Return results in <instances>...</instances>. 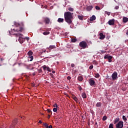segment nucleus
Instances as JSON below:
<instances>
[{"mask_svg":"<svg viewBox=\"0 0 128 128\" xmlns=\"http://www.w3.org/2000/svg\"><path fill=\"white\" fill-rule=\"evenodd\" d=\"M106 12V14H108V16H110V12Z\"/></svg>","mask_w":128,"mask_h":128,"instance_id":"obj_43","label":"nucleus"},{"mask_svg":"<svg viewBox=\"0 0 128 128\" xmlns=\"http://www.w3.org/2000/svg\"><path fill=\"white\" fill-rule=\"evenodd\" d=\"M100 40H104V38H106V36H104L102 32L100 34Z\"/></svg>","mask_w":128,"mask_h":128,"instance_id":"obj_10","label":"nucleus"},{"mask_svg":"<svg viewBox=\"0 0 128 128\" xmlns=\"http://www.w3.org/2000/svg\"><path fill=\"white\" fill-rule=\"evenodd\" d=\"M42 115H43V116H44V114H42Z\"/></svg>","mask_w":128,"mask_h":128,"instance_id":"obj_56","label":"nucleus"},{"mask_svg":"<svg viewBox=\"0 0 128 128\" xmlns=\"http://www.w3.org/2000/svg\"><path fill=\"white\" fill-rule=\"evenodd\" d=\"M78 88L79 89V90H82V86H80L78 87Z\"/></svg>","mask_w":128,"mask_h":128,"instance_id":"obj_40","label":"nucleus"},{"mask_svg":"<svg viewBox=\"0 0 128 128\" xmlns=\"http://www.w3.org/2000/svg\"><path fill=\"white\" fill-rule=\"evenodd\" d=\"M57 22H60V23L64 22V20L62 18H58Z\"/></svg>","mask_w":128,"mask_h":128,"instance_id":"obj_16","label":"nucleus"},{"mask_svg":"<svg viewBox=\"0 0 128 128\" xmlns=\"http://www.w3.org/2000/svg\"><path fill=\"white\" fill-rule=\"evenodd\" d=\"M104 60H110V58H112V56H110V54H106L104 56Z\"/></svg>","mask_w":128,"mask_h":128,"instance_id":"obj_9","label":"nucleus"},{"mask_svg":"<svg viewBox=\"0 0 128 128\" xmlns=\"http://www.w3.org/2000/svg\"><path fill=\"white\" fill-rule=\"evenodd\" d=\"M16 34V36H22V34Z\"/></svg>","mask_w":128,"mask_h":128,"instance_id":"obj_45","label":"nucleus"},{"mask_svg":"<svg viewBox=\"0 0 128 128\" xmlns=\"http://www.w3.org/2000/svg\"><path fill=\"white\" fill-rule=\"evenodd\" d=\"M100 74L98 73L95 74V78H100Z\"/></svg>","mask_w":128,"mask_h":128,"instance_id":"obj_25","label":"nucleus"},{"mask_svg":"<svg viewBox=\"0 0 128 128\" xmlns=\"http://www.w3.org/2000/svg\"><path fill=\"white\" fill-rule=\"evenodd\" d=\"M118 78V73L116 72H114L112 74V79L113 80H116Z\"/></svg>","mask_w":128,"mask_h":128,"instance_id":"obj_5","label":"nucleus"},{"mask_svg":"<svg viewBox=\"0 0 128 128\" xmlns=\"http://www.w3.org/2000/svg\"><path fill=\"white\" fill-rule=\"evenodd\" d=\"M38 124H42V120H39L38 122Z\"/></svg>","mask_w":128,"mask_h":128,"instance_id":"obj_47","label":"nucleus"},{"mask_svg":"<svg viewBox=\"0 0 128 128\" xmlns=\"http://www.w3.org/2000/svg\"><path fill=\"white\" fill-rule=\"evenodd\" d=\"M30 62H32V60H34V56H29V57H28Z\"/></svg>","mask_w":128,"mask_h":128,"instance_id":"obj_30","label":"nucleus"},{"mask_svg":"<svg viewBox=\"0 0 128 128\" xmlns=\"http://www.w3.org/2000/svg\"><path fill=\"white\" fill-rule=\"evenodd\" d=\"M96 124H97V123L96 122Z\"/></svg>","mask_w":128,"mask_h":128,"instance_id":"obj_57","label":"nucleus"},{"mask_svg":"<svg viewBox=\"0 0 128 128\" xmlns=\"http://www.w3.org/2000/svg\"><path fill=\"white\" fill-rule=\"evenodd\" d=\"M42 68L44 69V70H47L48 72H52V70H50V68L46 65L43 66Z\"/></svg>","mask_w":128,"mask_h":128,"instance_id":"obj_6","label":"nucleus"},{"mask_svg":"<svg viewBox=\"0 0 128 128\" xmlns=\"http://www.w3.org/2000/svg\"><path fill=\"white\" fill-rule=\"evenodd\" d=\"M34 53L32 52V50H30L28 52V55L29 56H32V54Z\"/></svg>","mask_w":128,"mask_h":128,"instance_id":"obj_23","label":"nucleus"},{"mask_svg":"<svg viewBox=\"0 0 128 128\" xmlns=\"http://www.w3.org/2000/svg\"><path fill=\"white\" fill-rule=\"evenodd\" d=\"M120 121V118H116L114 120V124H116V122H118Z\"/></svg>","mask_w":128,"mask_h":128,"instance_id":"obj_21","label":"nucleus"},{"mask_svg":"<svg viewBox=\"0 0 128 128\" xmlns=\"http://www.w3.org/2000/svg\"><path fill=\"white\" fill-rule=\"evenodd\" d=\"M87 10H92V7L91 6H88L87 7Z\"/></svg>","mask_w":128,"mask_h":128,"instance_id":"obj_29","label":"nucleus"},{"mask_svg":"<svg viewBox=\"0 0 128 128\" xmlns=\"http://www.w3.org/2000/svg\"><path fill=\"white\" fill-rule=\"evenodd\" d=\"M122 20H123V22H124V23L128 22V18H126V17H124L122 18Z\"/></svg>","mask_w":128,"mask_h":128,"instance_id":"obj_15","label":"nucleus"},{"mask_svg":"<svg viewBox=\"0 0 128 128\" xmlns=\"http://www.w3.org/2000/svg\"><path fill=\"white\" fill-rule=\"evenodd\" d=\"M93 63L94 64H98V62L96 60L93 61Z\"/></svg>","mask_w":128,"mask_h":128,"instance_id":"obj_39","label":"nucleus"},{"mask_svg":"<svg viewBox=\"0 0 128 128\" xmlns=\"http://www.w3.org/2000/svg\"><path fill=\"white\" fill-rule=\"evenodd\" d=\"M96 16L94 15H93L92 16V17L90 18V22H92L94 20H96Z\"/></svg>","mask_w":128,"mask_h":128,"instance_id":"obj_13","label":"nucleus"},{"mask_svg":"<svg viewBox=\"0 0 128 128\" xmlns=\"http://www.w3.org/2000/svg\"><path fill=\"white\" fill-rule=\"evenodd\" d=\"M42 72V69H40V70H39V72Z\"/></svg>","mask_w":128,"mask_h":128,"instance_id":"obj_51","label":"nucleus"},{"mask_svg":"<svg viewBox=\"0 0 128 128\" xmlns=\"http://www.w3.org/2000/svg\"><path fill=\"white\" fill-rule=\"evenodd\" d=\"M96 106L97 108H100V106H102V104L100 102H97Z\"/></svg>","mask_w":128,"mask_h":128,"instance_id":"obj_22","label":"nucleus"},{"mask_svg":"<svg viewBox=\"0 0 128 128\" xmlns=\"http://www.w3.org/2000/svg\"><path fill=\"white\" fill-rule=\"evenodd\" d=\"M126 34H127V36H128V30H127V32H126Z\"/></svg>","mask_w":128,"mask_h":128,"instance_id":"obj_52","label":"nucleus"},{"mask_svg":"<svg viewBox=\"0 0 128 128\" xmlns=\"http://www.w3.org/2000/svg\"><path fill=\"white\" fill-rule=\"evenodd\" d=\"M52 74H56V71L52 70Z\"/></svg>","mask_w":128,"mask_h":128,"instance_id":"obj_49","label":"nucleus"},{"mask_svg":"<svg viewBox=\"0 0 128 128\" xmlns=\"http://www.w3.org/2000/svg\"><path fill=\"white\" fill-rule=\"evenodd\" d=\"M78 18L79 20H84V16L82 15H81V16L78 15Z\"/></svg>","mask_w":128,"mask_h":128,"instance_id":"obj_19","label":"nucleus"},{"mask_svg":"<svg viewBox=\"0 0 128 128\" xmlns=\"http://www.w3.org/2000/svg\"><path fill=\"white\" fill-rule=\"evenodd\" d=\"M50 34V32H43V34L44 36H48V35Z\"/></svg>","mask_w":128,"mask_h":128,"instance_id":"obj_24","label":"nucleus"},{"mask_svg":"<svg viewBox=\"0 0 128 128\" xmlns=\"http://www.w3.org/2000/svg\"><path fill=\"white\" fill-rule=\"evenodd\" d=\"M68 10H69V12H74V9L70 7L68 8Z\"/></svg>","mask_w":128,"mask_h":128,"instance_id":"obj_26","label":"nucleus"},{"mask_svg":"<svg viewBox=\"0 0 128 128\" xmlns=\"http://www.w3.org/2000/svg\"><path fill=\"white\" fill-rule=\"evenodd\" d=\"M48 118H50V114L48 115Z\"/></svg>","mask_w":128,"mask_h":128,"instance_id":"obj_50","label":"nucleus"},{"mask_svg":"<svg viewBox=\"0 0 128 128\" xmlns=\"http://www.w3.org/2000/svg\"><path fill=\"white\" fill-rule=\"evenodd\" d=\"M88 82L91 86H94V84H96V82H94L92 78H90Z\"/></svg>","mask_w":128,"mask_h":128,"instance_id":"obj_7","label":"nucleus"},{"mask_svg":"<svg viewBox=\"0 0 128 128\" xmlns=\"http://www.w3.org/2000/svg\"><path fill=\"white\" fill-rule=\"evenodd\" d=\"M56 48V46H54V45L50 46L48 48V50H54V48Z\"/></svg>","mask_w":128,"mask_h":128,"instance_id":"obj_14","label":"nucleus"},{"mask_svg":"<svg viewBox=\"0 0 128 128\" xmlns=\"http://www.w3.org/2000/svg\"><path fill=\"white\" fill-rule=\"evenodd\" d=\"M18 124V118H16L13 121H12V124L16 125Z\"/></svg>","mask_w":128,"mask_h":128,"instance_id":"obj_18","label":"nucleus"},{"mask_svg":"<svg viewBox=\"0 0 128 128\" xmlns=\"http://www.w3.org/2000/svg\"><path fill=\"white\" fill-rule=\"evenodd\" d=\"M44 22H45L46 24H50V20L48 18H44Z\"/></svg>","mask_w":128,"mask_h":128,"instance_id":"obj_11","label":"nucleus"},{"mask_svg":"<svg viewBox=\"0 0 128 128\" xmlns=\"http://www.w3.org/2000/svg\"><path fill=\"white\" fill-rule=\"evenodd\" d=\"M71 66H72V68H74V66H76V65H74V64H71Z\"/></svg>","mask_w":128,"mask_h":128,"instance_id":"obj_44","label":"nucleus"},{"mask_svg":"<svg viewBox=\"0 0 128 128\" xmlns=\"http://www.w3.org/2000/svg\"><path fill=\"white\" fill-rule=\"evenodd\" d=\"M82 118H84V116H82Z\"/></svg>","mask_w":128,"mask_h":128,"instance_id":"obj_55","label":"nucleus"},{"mask_svg":"<svg viewBox=\"0 0 128 128\" xmlns=\"http://www.w3.org/2000/svg\"><path fill=\"white\" fill-rule=\"evenodd\" d=\"M38 24H42V22H38Z\"/></svg>","mask_w":128,"mask_h":128,"instance_id":"obj_54","label":"nucleus"},{"mask_svg":"<svg viewBox=\"0 0 128 128\" xmlns=\"http://www.w3.org/2000/svg\"><path fill=\"white\" fill-rule=\"evenodd\" d=\"M78 80H79V82H82V80H84V78H82V76H79L78 78Z\"/></svg>","mask_w":128,"mask_h":128,"instance_id":"obj_20","label":"nucleus"},{"mask_svg":"<svg viewBox=\"0 0 128 128\" xmlns=\"http://www.w3.org/2000/svg\"><path fill=\"white\" fill-rule=\"evenodd\" d=\"M44 126H45L46 128H48V125L46 123H44Z\"/></svg>","mask_w":128,"mask_h":128,"instance_id":"obj_32","label":"nucleus"},{"mask_svg":"<svg viewBox=\"0 0 128 128\" xmlns=\"http://www.w3.org/2000/svg\"><path fill=\"white\" fill-rule=\"evenodd\" d=\"M108 24L109 26H114V19L113 18L112 20H109Z\"/></svg>","mask_w":128,"mask_h":128,"instance_id":"obj_8","label":"nucleus"},{"mask_svg":"<svg viewBox=\"0 0 128 128\" xmlns=\"http://www.w3.org/2000/svg\"><path fill=\"white\" fill-rule=\"evenodd\" d=\"M115 10H118L120 8V6H116L114 8Z\"/></svg>","mask_w":128,"mask_h":128,"instance_id":"obj_42","label":"nucleus"},{"mask_svg":"<svg viewBox=\"0 0 128 128\" xmlns=\"http://www.w3.org/2000/svg\"><path fill=\"white\" fill-rule=\"evenodd\" d=\"M73 99L74 100H75L76 102H78V98H76V96H74L73 98Z\"/></svg>","mask_w":128,"mask_h":128,"instance_id":"obj_27","label":"nucleus"},{"mask_svg":"<svg viewBox=\"0 0 128 128\" xmlns=\"http://www.w3.org/2000/svg\"><path fill=\"white\" fill-rule=\"evenodd\" d=\"M82 98H86V92L82 93Z\"/></svg>","mask_w":128,"mask_h":128,"instance_id":"obj_17","label":"nucleus"},{"mask_svg":"<svg viewBox=\"0 0 128 128\" xmlns=\"http://www.w3.org/2000/svg\"><path fill=\"white\" fill-rule=\"evenodd\" d=\"M127 128H128V127H127Z\"/></svg>","mask_w":128,"mask_h":128,"instance_id":"obj_58","label":"nucleus"},{"mask_svg":"<svg viewBox=\"0 0 128 128\" xmlns=\"http://www.w3.org/2000/svg\"><path fill=\"white\" fill-rule=\"evenodd\" d=\"M53 112H58V108H53Z\"/></svg>","mask_w":128,"mask_h":128,"instance_id":"obj_34","label":"nucleus"},{"mask_svg":"<svg viewBox=\"0 0 128 128\" xmlns=\"http://www.w3.org/2000/svg\"><path fill=\"white\" fill-rule=\"evenodd\" d=\"M18 40L20 42V44H22V42H24V38L22 36H19Z\"/></svg>","mask_w":128,"mask_h":128,"instance_id":"obj_12","label":"nucleus"},{"mask_svg":"<svg viewBox=\"0 0 128 128\" xmlns=\"http://www.w3.org/2000/svg\"><path fill=\"white\" fill-rule=\"evenodd\" d=\"M72 42H76V38H72Z\"/></svg>","mask_w":128,"mask_h":128,"instance_id":"obj_35","label":"nucleus"},{"mask_svg":"<svg viewBox=\"0 0 128 128\" xmlns=\"http://www.w3.org/2000/svg\"><path fill=\"white\" fill-rule=\"evenodd\" d=\"M79 46L80 48H82L83 49L87 48H88V43L86 41H82L80 42Z\"/></svg>","mask_w":128,"mask_h":128,"instance_id":"obj_3","label":"nucleus"},{"mask_svg":"<svg viewBox=\"0 0 128 128\" xmlns=\"http://www.w3.org/2000/svg\"><path fill=\"white\" fill-rule=\"evenodd\" d=\"M53 106H54V108H58V104H54Z\"/></svg>","mask_w":128,"mask_h":128,"instance_id":"obj_41","label":"nucleus"},{"mask_svg":"<svg viewBox=\"0 0 128 128\" xmlns=\"http://www.w3.org/2000/svg\"><path fill=\"white\" fill-rule=\"evenodd\" d=\"M112 58H110V59L108 60V62H112Z\"/></svg>","mask_w":128,"mask_h":128,"instance_id":"obj_46","label":"nucleus"},{"mask_svg":"<svg viewBox=\"0 0 128 128\" xmlns=\"http://www.w3.org/2000/svg\"><path fill=\"white\" fill-rule=\"evenodd\" d=\"M89 68L90 70H92V68H94V66L93 65L90 66V67H89Z\"/></svg>","mask_w":128,"mask_h":128,"instance_id":"obj_36","label":"nucleus"},{"mask_svg":"<svg viewBox=\"0 0 128 128\" xmlns=\"http://www.w3.org/2000/svg\"><path fill=\"white\" fill-rule=\"evenodd\" d=\"M47 112L48 113H49V114H52V110L50 109H48Z\"/></svg>","mask_w":128,"mask_h":128,"instance_id":"obj_31","label":"nucleus"},{"mask_svg":"<svg viewBox=\"0 0 128 128\" xmlns=\"http://www.w3.org/2000/svg\"><path fill=\"white\" fill-rule=\"evenodd\" d=\"M74 13L70 12H65L64 14V18L65 21L68 24H72V20H74Z\"/></svg>","mask_w":128,"mask_h":128,"instance_id":"obj_1","label":"nucleus"},{"mask_svg":"<svg viewBox=\"0 0 128 128\" xmlns=\"http://www.w3.org/2000/svg\"><path fill=\"white\" fill-rule=\"evenodd\" d=\"M106 118H108L106 116H104L103 118H102V120H104V121L106 120Z\"/></svg>","mask_w":128,"mask_h":128,"instance_id":"obj_33","label":"nucleus"},{"mask_svg":"<svg viewBox=\"0 0 128 128\" xmlns=\"http://www.w3.org/2000/svg\"><path fill=\"white\" fill-rule=\"evenodd\" d=\"M116 128H124V122L120 121L116 125Z\"/></svg>","mask_w":128,"mask_h":128,"instance_id":"obj_4","label":"nucleus"},{"mask_svg":"<svg viewBox=\"0 0 128 128\" xmlns=\"http://www.w3.org/2000/svg\"><path fill=\"white\" fill-rule=\"evenodd\" d=\"M46 30H50V28H48Z\"/></svg>","mask_w":128,"mask_h":128,"instance_id":"obj_53","label":"nucleus"},{"mask_svg":"<svg viewBox=\"0 0 128 128\" xmlns=\"http://www.w3.org/2000/svg\"><path fill=\"white\" fill-rule=\"evenodd\" d=\"M96 9L98 10H100V6H96Z\"/></svg>","mask_w":128,"mask_h":128,"instance_id":"obj_37","label":"nucleus"},{"mask_svg":"<svg viewBox=\"0 0 128 128\" xmlns=\"http://www.w3.org/2000/svg\"><path fill=\"white\" fill-rule=\"evenodd\" d=\"M48 128H52V126L50 125V126H48Z\"/></svg>","mask_w":128,"mask_h":128,"instance_id":"obj_48","label":"nucleus"},{"mask_svg":"<svg viewBox=\"0 0 128 128\" xmlns=\"http://www.w3.org/2000/svg\"><path fill=\"white\" fill-rule=\"evenodd\" d=\"M72 79V78L70 77V76H68L67 77V80H70Z\"/></svg>","mask_w":128,"mask_h":128,"instance_id":"obj_38","label":"nucleus"},{"mask_svg":"<svg viewBox=\"0 0 128 128\" xmlns=\"http://www.w3.org/2000/svg\"><path fill=\"white\" fill-rule=\"evenodd\" d=\"M122 120L124 122H126V120H128V118H126V116H122Z\"/></svg>","mask_w":128,"mask_h":128,"instance_id":"obj_28","label":"nucleus"},{"mask_svg":"<svg viewBox=\"0 0 128 128\" xmlns=\"http://www.w3.org/2000/svg\"><path fill=\"white\" fill-rule=\"evenodd\" d=\"M14 26H16V28H19L13 29V30H14V32L16 31L17 32H22L24 30V22H21L20 23H18V22H15Z\"/></svg>","mask_w":128,"mask_h":128,"instance_id":"obj_2","label":"nucleus"}]
</instances>
